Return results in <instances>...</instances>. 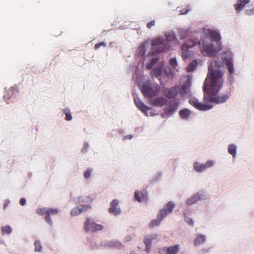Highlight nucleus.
<instances>
[{"instance_id": "nucleus-1", "label": "nucleus", "mask_w": 254, "mask_h": 254, "mask_svg": "<svg viewBox=\"0 0 254 254\" xmlns=\"http://www.w3.org/2000/svg\"><path fill=\"white\" fill-rule=\"evenodd\" d=\"M222 65L221 62L214 61L208 67V75L203 86L204 99L206 102L223 103L229 98L226 94L218 95L223 83V74L219 69Z\"/></svg>"}, {"instance_id": "nucleus-2", "label": "nucleus", "mask_w": 254, "mask_h": 254, "mask_svg": "<svg viewBox=\"0 0 254 254\" xmlns=\"http://www.w3.org/2000/svg\"><path fill=\"white\" fill-rule=\"evenodd\" d=\"M166 40L163 38L157 37L152 40L151 45L157 53L162 52L170 48L169 42L174 41L176 36L174 33L166 34Z\"/></svg>"}, {"instance_id": "nucleus-3", "label": "nucleus", "mask_w": 254, "mask_h": 254, "mask_svg": "<svg viewBox=\"0 0 254 254\" xmlns=\"http://www.w3.org/2000/svg\"><path fill=\"white\" fill-rule=\"evenodd\" d=\"M202 44H200V48L202 53L204 55H207L209 57H213L216 53L221 49L220 44L218 47L215 48L212 44H206L203 40H202Z\"/></svg>"}, {"instance_id": "nucleus-4", "label": "nucleus", "mask_w": 254, "mask_h": 254, "mask_svg": "<svg viewBox=\"0 0 254 254\" xmlns=\"http://www.w3.org/2000/svg\"><path fill=\"white\" fill-rule=\"evenodd\" d=\"M141 91L144 96L152 97L157 95L159 91L158 86H151L147 83H144L141 87Z\"/></svg>"}, {"instance_id": "nucleus-5", "label": "nucleus", "mask_w": 254, "mask_h": 254, "mask_svg": "<svg viewBox=\"0 0 254 254\" xmlns=\"http://www.w3.org/2000/svg\"><path fill=\"white\" fill-rule=\"evenodd\" d=\"M90 221V219L87 218L84 222V228L86 232L92 231L95 232L103 229V227L102 225L97 224L94 222H91Z\"/></svg>"}, {"instance_id": "nucleus-6", "label": "nucleus", "mask_w": 254, "mask_h": 254, "mask_svg": "<svg viewBox=\"0 0 254 254\" xmlns=\"http://www.w3.org/2000/svg\"><path fill=\"white\" fill-rule=\"evenodd\" d=\"M189 103L195 108L200 111H207L212 108V105L202 104L199 102L198 100L194 97L191 98L189 101Z\"/></svg>"}, {"instance_id": "nucleus-7", "label": "nucleus", "mask_w": 254, "mask_h": 254, "mask_svg": "<svg viewBox=\"0 0 254 254\" xmlns=\"http://www.w3.org/2000/svg\"><path fill=\"white\" fill-rule=\"evenodd\" d=\"M205 36L209 38L212 41L219 42L221 40V37L217 31L212 30L209 29H205L204 31Z\"/></svg>"}, {"instance_id": "nucleus-8", "label": "nucleus", "mask_w": 254, "mask_h": 254, "mask_svg": "<svg viewBox=\"0 0 254 254\" xmlns=\"http://www.w3.org/2000/svg\"><path fill=\"white\" fill-rule=\"evenodd\" d=\"M180 249L179 245H175L169 247H163L159 250L160 254H176Z\"/></svg>"}, {"instance_id": "nucleus-9", "label": "nucleus", "mask_w": 254, "mask_h": 254, "mask_svg": "<svg viewBox=\"0 0 254 254\" xmlns=\"http://www.w3.org/2000/svg\"><path fill=\"white\" fill-rule=\"evenodd\" d=\"M179 90V87L178 86H174L171 88L165 89L164 94L167 98L172 99L177 95Z\"/></svg>"}, {"instance_id": "nucleus-10", "label": "nucleus", "mask_w": 254, "mask_h": 254, "mask_svg": "<svg viewBox=\"0 0 254 254\" xmlns=\"http://www.w3.org/2000/svg\"><path fill=\"white\" fill-rule=\"evenodd\" d=\"M167 215V212L165 209L161 210L158 215L157 218L156 220H152L150 223V228H153L158 226Z\"/></svg>"}, {"instance_id": "nucleus-11", "label": "nucleus", "mask_w": 254, "mask_h": 254, "mask_svg": "<svg viewBox=\"0 0 254 254\" xmlns=\"http://www.w3.org/2000/svg\"><path fill=\"white\" fill-rule=\"evenodd\" d=\"M17 96H18V89L15 87H11L8 89L6 93L3 95V98L7 104H8L9 102L7 101V100L16 98Z\"/></svg>"}, {"instance_id": "nucleus-12", "label": "nucleus", "mask_w": 254, "mask_h": 254, "mask_svg": "<svg viewBox=\"0 0 254 254\" xmlns=\"http://www.w3.org/2000/svg\"><path fill=\"white\" fill-rule=\"evenodd\" d=\"M110 207L108 211L110 213L114 215H117L121 213V209L119 207V201L117 199H114L110 203Z\"/></svg>"}, {"instance_id": "nucleus-13", "label": "nucleus", "mask_w": 254, "mask_h": 254, "mask_svg": "<svg viewBox=\"0 0 254 254\" xmlns=\"http://www.w3.org/2000/svg\"><path fill=\"white\" fill-rule=\"evenodd\" d=\"M91 206L89 205H83L76 207L73 208L70 211V214L72 216H76L80 214L82 212L87 211L90 209Z\"/></svg>"}, {"instance_id": "nucleus-14", "label": "nucleus", "mask_w": 254, "mask_h": 254, "mask_svg": "<svg viewBox=\"0 0 254 254\" xmlns=\"http://www.w3.org/2000/svg\"><path fill=\"white\" fill-rule=\"evenodd\" d=\"M134 101L136 106L141 111L145 116H148L147 112L151 108L145 105L139 99L135 98Z\"/></svg>"}, {"instance_id": "nucleus-15", "label": "nucleus", "mask_w": 254, "mask_h": 254, "mask_svg": "<svg viewBox=\"0 0 254 254\" xmlns=\"http://www.w3.org/2000/svg\"><path fill=\"white\" fill-rule=\"evenodd\" d=\"M157 235L156 234H151L147 235L146 236L144 239V243L146 246V251L149 252L151 248V244L152 240L157 239Z\"/></svg>"}, {"instance_id": "nucleus-16", "label": "nucleus", "mask_w": 254, "mask_h": 254, "mask_svg": "<svg viewBox=\"0 0 254 254\" xmlns=\"http://www.w3.org/2000/svg\"><path fill=\"white\" fill-rule=\"evenodd\" d=\"M178 103H175L164 108V114L166 116L172 115L177 110Z\"/></svg>"}, {"instance_id": "nucleus-17", "label": "nucleus", "mask_w": 254, "mask_h": 254, "mask_svg": "<svg viewBox=\"0 0 254 254\" xmlns=\"http://www.w3.org/2000/svg\"><path fill=\"white\" fill-rule=\"evenodd\" d=\"M59 210L57 208H48L47 212V216H45V219L46 221L50 225L52 224V221L50 217V215H55L58 214Z\"/></svg>"}, {"instance_id": "nucleus-18", "label": "nucleus", "mask_w": 254, "mask_h": 254, "mask_svg": "<svg viewBox=\"0 0 254 254\" xmlns=\"http://www.w3.org/2000/svg\"><path fill=\"white\" fill-rule=\"evenodd\" d=\"M196 45H198L200 46V41L197 39L188 40L181 47L182 48H188L190 49Z\"/></svg>"}, {"instance_id": "nucleus-19", "label": "nucleus", "mask_w": 254, "mask_h": 254, "mask_svg": "<svg viewBox=\"0 0 254 254\" xmlns=\"http://www.w3.org/2000/svg\"><path fill=\"white\" fill-rule=\"evenodd\" d=\"M224 59L225 62V64L228 67L229 72L230 74H233L234 73V68L232 63V60L231 57L226 58L224 55Z\"/></svg>"}, {"instance_id": "nucleus-20", "label": "nucleus", "mask_w": 254, "mask_h": 254, "mask_svg": "<svg viewBox=\"0 0 254 254\" xmlns=\"http://www.w3.org/2000/svg\"><path fill=\"white\" fill-rule=\"evenodd\" d=\"M201 195L198 193L194 194L186 201V204L190 205L196 203L200 199Z\"/></svg>"}, {"instance_id": "nucleus-21", "label": "nucleus", "mask_w": 254, "mask_h": 254, "mask_svg": "<svg viewBox=\"0 0 254 254\" xmlns=\"http://www.w3.org/2000/svg\"><path fill=\"white\" fill-rule=\"evenodd\" d=\"M182 58L184 60H186L189 58H190L193 56V52L190 49L188 48H182Z\"/></svg>"}, {"instance_id": "nucleus-22", "label": "nucleus", "mask_w": 254, "mask_h": 254, "mask_svg": "<svg viewBox=\"0 0 254 254\" xmlns=\"http://www.w3.org/2000/svg\"><path fill=\"white\" fill-rule=\"evenodd\" d=\"M206 241V237L205 235L198 234L196 238L194 240V245L197 246L203 244Z\"/></svg>"}, {"instance_id": "nucleus-23", "label": "nucleus", "mask_w": 254, "mask_h": 254, "mask_svg": "<svg viewBox=\"0 0 254 254\" xmlns=\"http://www.w3.org/2000/svg\"><path fill=\"white\" fill-rule=\"evenodd\" d=\"M190 92V83H186L183 85L180 90V94L182 96L186 95Z\"/></svg>"}, {"instance_id": "nucleus-24", "label": "nucleus", "mask_w": 254, "mask_h": 254, "mask_svg": "<svg viewBox=\"0 0 254 254\" xmlns=\"http://www.w3.org/2000/svg\"><path fill=\"white\" fill-rule=\"evenodd\" d=\"M194 169L197 172H201L204 170L205 169L204 168V165L203 164L199 163L197 162H195L193 165Z\"/></svg>"}, {"instance_id": "nucleus-25", "label": "nucleus", "mask_w": 254, "mask_h": 254, "mask_svg": "<svg viewBox=\"0 0 254 254\" xmlns=\"http://www.w3.org/2000/svg\"><path fill=\"white\" fill-rule=\"evenodd\" d=\"M162 72V68L161 66L155 67L151 71V75L152 76L158 77L161 75Z\"/></svg>"}, {"instance_id": "nucleus-26", "label": "nucleus", "mask_w": 254, "mask_h": 254, "mask_svg": "<svg viewBox=\"0 0 254 254\" xmlns=\"http://www.w3.org/2000/svg\"><path fill=\"white\" fill-rule=\"evenodd\" d=\"M190 114V111L188 109L181 110L179 112V115L183 119H187L189 118Z\"/></svg>"}, {"instance_id": "nucleus-27", "label": "nucleus", "mask_w": 254, "mask_h": 254, "mask_svg": "<svg viewBox=\"0 0 254 254\" xmlns=\"http://www.w3.org/2000/svg\"><path fill=\"white\" fill-rule=\"evenodd\" d=\"M236 146L233 144L229 145L228 148V152L233 156V158H235L236 155Z\"/></svg>"}, {"instance_id": "nucleus-28", "label": "nucleus", "mask_w": 254, "mask_h": 254, "mask_svg": "<svg viewBox=\"0 0 254 254\" xmlns=\"http://www.w3.org/2000/svg\"><path fill=\"white\" fill-rule=\"evenodd\" d=\"M197 65V62L196 60L193 61L190 63L187 67V70L188 72H191L194 70Z\"/></svg>"}, {"instance_id": "nucleus-29", "label": "nucleus", "mask_w": 254, "mask_h": 254, "mask_svg": "<svg viewBox=\"0 0 254 254\" xmlns=\"http://www.w3.org/2000/svg\"><path fill=\"white\" fill-rule=\"evenodd\" d=\"M158 60L159 58L158 57L152 58L150 62L147 64L146 65V68L148 70L151 69L153 65L158 62Z\"/></svg>"}, {"instance_id": "nucleus-30", "label": "nucleus", "mask_w": 254, "mask_h": 254, "mask_svg": "<svg viewBox=\"0 0 254 254\" xmlns=\"http://www.w3.org/2000/svg\"><path fill=\"white\" fill-rule=\"evenodd\" d=\"M146 52V47L145 44H141L137 49V55L138 56L141 57L143 56Z\"/></svg>"}, {"instance_id": "nucleus-31", "label": "nucleus", "mask_w": 254, "mask_h": 254, "mask_svg": "<svg viewBox=\"0 0 254 254\" xmlns=\"http://www.w3.org/2000/svg\"><path fill=\"white\" fill-rule=\"evenodd\" d=\"M174 207L175 204L173 202L171 201L168 202V203L166 205L165 208H164L166 210L167 214L168 213H171L173 211Z\"/></svg>"}, {"instance_id": "nucleus-32", "label": "nucleus", "mask_w": 254, "mask_h": 254, "mask_svg": "<svg viewBox=\"0 0 254 254\" xmlns=\"http://www.w3.org/2000/svg\"><path fill=\"white\" fill-rule=\"evenodd\" d=\"M2 231V234L3 235L4 234H9L11 232V228L9 226H3L1 228Z\"/></svg>"}, {"instance_id": "nucleus-33", "label": "nucleus", "mask_w": 254, "mask_h": 254, "mask_svg": "<svg viewBox=\"0 0 254 254\" xmlns=\"http://www.w3.org/2000/svg\"><path fill=\"white\" fill-rule=\"evenodd\" d=\"M36 212L39 215H42L45 214L46 216H47L48 208L44 207L42 208H38Z\"/></svg>"}, {"instance_id": "nucleus-34", "label": "nucleus", "mask_w": 254, "mask_h": 254, "mask_svg": "<svg viewBox=\"0 0 254 254\" xmlns=\"http://www.w3.org/2000/svg\"><path fill=\"white\" fill-rule=\"evenodd\" d=\"M35 251L36 252H41L42 250V246L39 241H36L34 243Z\"/></svg>"}, {"instance_id": "nucleus-35", "label": "nucleus", "mask_w": 254, "mask_h": 254, "mask_svg": "<svg viewBox=\"0 0 254 254\" xmlns=\"http://www.w3.org/2000/svg\"><path fill=\"white\" fill-rule=\"evenodd\" d=\"M64 112L65 114V119L68 121H71L72 118L71 113L68 111V109H64Z\"/></svg>"}, {"instance_id": "nucleus-36", "label": "nucleus", "mask_w": 254, "mask_h": 254, "mask_svg": "<svg viewBox=\"0 0 254 254\" xmlns=\"http://www.w3.org/2000/svg\"><path fill=\"white\" fill-rule=\"evenodd\" d=\"M189 35V31L187 30H182L180 31V37L181 39H185Z\"/></svg>"}, {"instance_id": "nucleus-37", "label": "nucleus", "mask_w": 254, "mask_h": 254, "mask_svg": "<svg viewBox=\"0 0 254 254\" xmlns=\"http://www.w3.org/2000/svg\"><path fill=\"white\" fill-rule=\"evenodd\" d=\"M169 63L174 69H175L178 65L177 60L175 58H171L170 60Z\"/></svg>"}, {"instance_id": "nucleus-38", "label": "nucleus", "mask_w": 254, "mask_h": 254, "mask_svg": "<svg viewBox=\"0 0 254 254\" xmlns=\"http://www.w3.org/2000/svg\"><path fill=\"white\" fill-rule=\"evenodd\" d=\"M147 191L146 190H142L140 192L141 201L146 200L147 198Z\"/></svg>"}, {"instance_id": "nucleus-39", "label": "nucleus", "mask_w": 254, "mask_h": 254, "mask_svg": "<svg viewBox=\"0 0 254 254\" xmlns=\"http://www.w3.org/2000/svg\"><path fill=\"white\" fill-rule=\"evenodd\" d=\"M155 103L157 105L163 106L165 102V100L163 98H158L156 99Z\"/></svg>"}, {"instance_id": "nucleus-40", "label": "nucleus", "mask_w": 254, "mask_h": 254, "mask_svg": "<svg viewBox=\"0 0 254 254\" xmlns=\"http://www.w3.org/2000/svg\"><path fill=\"white\" fill-rule=\"evenodd\" d=\"M92 172V169L91 168L87 169L84 174V177L86 179L89 178Z\"/></svg>"}, {"instance_id": "nucleus-41", "label": "nucleus", "mask_w": 254, "mask_h": 254, "mask_svg": "<svg viewBox=\"0 0 254 254\" xmlns=\"http://www.w3.org/2000/svg\"><path fill=\"white\" fill-rule=\"evenodd\" d=\"M206 169L212 167L214 165V161L212 160L208 161L205 164H203Z\"/></svg>"}, {"instance_id": "nucleus-42", "label": "nucleus", "mask_w": 254, "mask_h": 254, "mask_svg": "<svg viewBox=\"0 0 254 254\" xmlns=\"http://www.w3.org/2000/svg\"><path fill=\"white\" fill-rule=\"evenodd\" d=\"M235 9L237 12H239L244 7L242 5V3L239 2L234 5Z\"/></svg>"}, {"instance_id": "nucleus-43", "label": "nucleus", "mask_w": 254, "mask_h": 254, "mask_svg": "<svg viewBox=\"0 0 254 254\" xmlns=\"http://www.w3.org/2000/svg\"><path fill=\"white\" fill-rule=\"evenodd\" d=\"M134 198L138 202L141 201V196L139 195V192L138 190H136L134 192Z\"/></svg>"}, {"instance_id": "nucleus-44", "label": "nucleus", "mask_w": 254, "mask_h": 254, "mask_svg": "<svg viewBox=\"0 0 254 254\" xmlns=\"http://www.w3.org/2000/svg\"><path fill=\"white\" fill-rule=\"evenodd\" d=\"M106 46V44L104 42H102L96 44L94 46V49L95 50L98 49L101 46L105 47Z\"/></svg>"}, {"instance_id": "nucleus-45", "label": "nucleus", "mask_w": 254, "mask_h": 254, "mask_svg": "<svg viewBox=\"0 0 254 254\" xmlns=\"http://www.w3.org/2000/svg\"><path fill=\"white\" fill-rule=\"evenodd\" d=\"M185 221L190 225H193V221L191 218L189 217L185 218Z\"/></svg>"}, {"instance_id": "nucleus-46", "label": "nucleus", "mask_w": 254, "mask_h": 254, "mask_svg": "<svg viewBox=\"0 0 254 254\" xmlns=\"http://www.w3.org/2000/svg\"><path fill=\"white\" fill-rule=\"evenodd\" d=\"M155 20H152L150 21L147 23L146 26L148 29H151V27L155 25Z\"/></svg>"}, {"instance_id": "nucleus-47", "label": "nucleus", "mask_w": 254, "mask_h": 254, "mask_svg": "<svg viewBox=\"0 0 254 254\" xmlns=\"http://www.w3.org/2000/svg\"><path fill=\"white\" fill-rule=\"evenodd\" d=\"M19 203L21 205L23 206L26 203V199L24 198H22L20 199Z\"/></svg>"}, {"instance_id": "nucleus-48", "label": "nucleus", "mask_w": 254, "mask_h": 254, "mask_svg": "<svg viewBox=\"0 0 254 254\" xmlns=\"http://www.w3.org/2000/svg\"><path fill=\"white\" fill-rule=\"evenodd\" d=\"M238 2H242L244 4H247L250 2V0H237Z\"/></svg>"}, {"instance_id": "nucleus-49", "label": "nucleus", "mask_w": 254, "mask_h": 254, "mask_svg": "<svg viewBox=\"0 0 254 254\" xmlns=\"http://www.w3.org/2000/svg\"><path fill=\"white\" fill-rule=\"evenodd\" d=\"M254 11V9H250V10H247L246 11V14L247 15H251L253 13V11Z\"/></svg>"}, {"instance_id": "nucleus-50", "label": "nucleus", "mask_w": 254, "mask_h": 254, "mask_svg": "<svg viewBox=\"0 0 254 254\" xmlns=\"http://www.w3.org/2000/svg\"><path fill=\"white\" fill-rule=\"evenodd\" d=\"M132 138V135H127V136H125V138L126 139H131Z\"/></svg>"}, {"instance_id": "nucleus-51", "label": "nucleus", "mask_w": 254, "mask_h": 254, "mask_svg": "<svg viewBox=\"0 0 254 254\" xmlns=\"http://www.w3.org/2000/svg\"><path fill=\"white\" fill-rule=\"evenodd\" d=\"M8 202L7 203L5 202L3 208L5 209V207L8 205Z\"/></svg>"}, {"instance_id": "nucleus-52", "label": "nucleus", "mask_w": 254, "mask_h": 254, "mask_svg": "<svg viewBox=\"0 0 254 254\" xmlns=\"http://www.w3.org/2000/svg\"><path fill=\"white\" fill-rule=\"evenodd\" d=\"M239 2L240 3H242V5H243V7H245V6L246 5V4H244V3H242V2Z\"/></svg>"}, {"instance_id": "nucleus-53", "label": "nucleus", "mask_w": 254, "mask_h": 254, "mask_svg": "<svg viewBox=\"0 0 254 254\" xmlns=\"http://www.w3.org/2000/svg\"><path fill=\"white\" fill-rule=\"evenodd\" d=\"M161 116L164 118V114H162Z\"/></svg>"}]
</instances>
